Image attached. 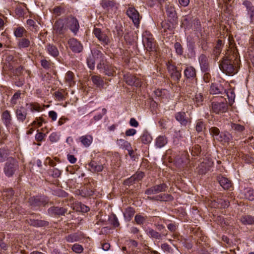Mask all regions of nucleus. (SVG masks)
Returning <instances> with one entry per match:
<instances>
[{
  "mask_svg": "<svg viewBox=\"0 0 254 254\" xmlns=\"http://www.w3.org/2000/svg\"><path fill=\"white\" fill-rule=\"evenodd\" d=\"M147 235L152 238L156 239H162L163 236H166L167 233L160 234L152 228H148L146 231Z\"/></svg>",
  "mask_w": 254,
  "mask_h": 254,
  "instance_id": "18",
  "label": "nucleus"
},
{
  "mask_svg": "<svg viewBox=\"0 0 254 254\" xmlns=\"http://www.w3.org/2000/svg\"><path fill=\"white\" fill-rule=\"evenodd\" d=\"M87 63L88 67L91 69H93L95 64V59H94L92 56H90L87 59Z\"/></svg>",
  "mask_w": 254,
  "mask_h": 254,
  "instance_id": "46",
  "label": "nucleus"
},
{
  "mask_svg": "<svg viewBox=\"0 0 254 254\" xmlns=\"http://www.w3.org/2000/svg\"><path fill=\"white\" fill-rule=\"evenodd\" d=\"M167 143L166 138L163 136H159L156 139V145L159 148L164 146Z\"/></svg>",
  "mask_w": 254,
  "mask_h": 254,
  "instance_id": "36",
  "label": "nucleus"
},
{
  "mask_svg": "<svg viewBox=\"0 0 254 254\" xmlns=\"http://www.w3.org/2000/svg\"><path fill=\"white\" fill-rule=\"evenodd\" d=\"M224 90L223 87L219 84L212 83L210 89V93L212 94H221Z\"/></svg>",
  "mask_w": 254,
  "mask_h": 254,
  "instance_id": "23",
  "label": "nucleus"
},
{
  "mask_svg": "<svg viewBox=\"0 0 254 254\" xmlns=\"http://www.w3.org/2000/svg\"><path fill=\"white\" fill-rule=\"evenodd\" d=\"M216 140L220 142H228L231 139V137L229 134L221 133L219 135L216 137Z\"/></svg>",
  "mask_w": 254,
  "mask_h": 254,
  "instance_id": "34",
  "label": "nucleus"
},
{
  "mask_svg": "<svg viewBox=\"0 0 254 254\" xmlns=\"http://www.w3.org/2000/svg\"><path fill=\"white\" fill-rule=\"evenodd\" d=\"M66 25L73 33H76L78 31L79 25L78 20L72 16L67 17Z\"/></svg>",
  "mask_w": 254,
  "mask_h": 254,
  "instance_id": "9",
  "label": "nucleus"
},
{
  "mask_svg": "<svg viewBox=\"0 0 254 254\" xmlns=\"http://www.w3.org/2000/svg\"><path fill=\"white\" fill-rule=\"evenodd\" d=\"M168 189V186L166 184L163 183L159 185H154L145 191V193L147 195H151L158 193L159 192H165Z\"/></svg>",
  "mask_w": 254,
  "mask_h": 254,
  "instance_id": "4",
  "label": "nucleus"
},
{
  "mask_svg": "<svg viewBox=\"0 0 254 254\" xmlns=\"http://www.w3.org/2000/svg\"><path fill=\"white\" fill-rule=\"evenodd\" d=\"M126 13L128 16L132 19L134 25L138 27L140 22L138 12L133 7H129Z\"/></svg>",
  "mask_w": 254,
  "mask_h": 254,
  "instance_id": "8",
  "label": "nucleus"
},
{
  "mask_svg": "<svg viewBox=\"0 0 254 254\" xmlns=\"http://www.w3.org/2000/svg\"><path fill=\"white\" fill-rule=\"evenodd\" d=\"M73 72L70 71H68L66 74L65 79L69 86H71L74 83L73 81Z\"/></svg>",
  "mask_w": 254,
  "mask_h": 254,
  "instance_id": "40",
  "label": "nucleus"
},
{
  "mask_svg": "<svg viewBox=\"0 0 254 254\" xmlns=\"http://www.w3.org/2000/svg\"><path fill=\"white\" fill-rule=\"evenodd\" d=\"M212 163L208 160H204L197 167L198 174L200 175L205 174L210 168Z\"/></svg>",
  "mask_w": 254,
  "mask_h": 254,
  "instance_id": "10",
  "label": "nucleus"
},
{
  "mask_svg": "<svg viewBox=\"0 0 254 254\" xmlns=\"http://www.w3.org/2000/svg\"><path fill=\"white\" fill-rule=\"evenodd\" d=\"M18 169V164L17 161L12 157H9L4 167L5 175L8 177H11Z\"/></svg>",
  "mask_w": 254,
  "mask_h": 254,
  "instance_id": "2",
  "label": "nucleus"
},
{
  "mask_svg": "<svg viewBox=\"0 0 254 254\" xmlns=\"http://www.w3.org/2000/svg\"><path fill=\"white\" fill-rule=\"evenodd\" d=\"M176 119L179 122L181 125L186 126L188 123V120L186 118V113L185 112H178L175 115Z\"/></svg>",
  "mask_w": 254,
  "mask_h": 254,
  "instance_id": "25",
  "label": "nucleus"
},
{
  "mask_svg": "<svg viewBox=\"0 0 254 254\" xmlns=\"http://www.w3.org/2000/svg\"><path fill=\"white\" fill-rule=\"evenodd\" d=\"M166 10L169 21L172 23H176L178 17L174 6L169 3L166 5Z\"/></svg>",
  "mask_w": 254,
  "mask_h": 254,
  "instance_id": "7",
  "label": "nucleus"
},
{
  "mask_svg": "<svg viewBox=\"0 0 254 254\" xmlns=\"http://www.w3.org/2000/svg\"><path fill=\"white\" fill-rule=\"evenodd\" d=\"M98 61L99 63L97 64V67L99 69H104L108 65L106 64V61L105 58L103 59V61L102 60H98Z\"/></svg>",
  "mask_w": 254,
  "mask_h": 254,
  "instance_id": "54",
  "label": "nucleus"
},
{
  "mask_svg": "<svg viewBox=\"0 0 254 254\" xmlns=\"http://www.w3.org/2000/svg\"><path fill=\"white\" fill-rule=\"evenodd\" d=\"M240 62L239 57L226 55L220 62L219 66L223 73L232 76L238 72Z\"/></svg>",
  "mask_w": 254,
  "mask_h": 254,
  "instance_id": "1",
  "label": "nucleus"
},
{
  "mask_svg": "<svg viewBox=\"0 0 254 254\" xmlns=\"http://www.w3.org/2000/svg\"><path fill=\"white\" fill-rule=\"evenodd\" d=\"M92 136L91 135H84L80 137V140L82 144L85 147H88L92 142Z\"/></svg>",
  "mask_w": 254,
  "mask_h": 254,
  "instance_id": "28",
  "label": "nucleus"
},
{
  "mask_svg": "<svg viewBox=\"0 0 254 254\" xmlns=\"http://www.w3.org/2000/svg\"><path fill=\"white\" fill-rule=\"evenodd\" d=\"M241 221L245 225H251L254 223V218L250 215H245L241 217Z\"/></svg>",
  "mask_w": 254,
  "mask_h": 254,
  "instance_id": "32",
  "label": "nucleus"
},
{
  "mask_svg": "<svg viewBox=\"0 0 254 254\" xmlns=\"http://www.w3.org/2000/svg\"><path fill=\"white\" fill-rule=\"evenodd\" d=\"M245 197L249 200H254V190L247 189L245 192Z\"/></svg>",
  "mask_w": 254,
  "mask_h": 254,
  "instance_id": "38",
  "label": "nucleus"
},
{
  "mask_svg": "<svg viewBox=\"0 0 254 254\" xmlns=\"http://www.w3.org/2000/svg\"><path fill=\"white\" fill-rule=\"evenodd\" d=\"M126 81L127 84L131 86H140V80L136 76L129 74L126 76Z\"/></svg>",
  "mask_w": 254,
  "mask_h": 254,
  "instance_id": "17",
  "label": "nucleus"
},
{
  "mask_svg": "<svg viewBox=\"0 0 254 254\" xmlns=\"http://www.w3.org/2000/svg\"><path fill=\"white\" fill-rule=\"evenodd\" d=\"M146 219V218L145 217L139 214L136 215L134 218L135 222L138 225L143 224L145 222Z\"/></svg>",
  "mask_w": 254,
  "mask_h": 254,
  "instance_id": "45",
  "label": "nucleus"
},
{
  "mask_svg": "<svg viewBox=\"0 0 254 254\" xmlns=\"http://www.w3.org/2000/svg\"><path fill=\"white\" fill-rule=\"evenodd\" d=\"M135 181H136L134 177L133 176H132L131 177L124 181V184L128 186L131 185Z\"/></svg>",
  "mask_w": 254,
  "mask_h": 254,
  "instance_id": "64",
  "label": "nucleus"
},
{
  "mask_svg": "<svg viewBox=\"0 0 254 254\" xmlns=\"http://www.w3.org/2000/svg\"><path fill=\"white\" fill-rule=\"evenodd\" d=\"M47 49L49 54L54 57H57L59 54V51L56 46L52 44H50L48 45Z\"/></svg>",
  "mask_w": 254,
  "mask_h": 254,
  "instance_id": "29",
  "label": "nucleus"
},
{
  "mask_svg": "<svg viewBox=\"0 0 254 254\" xmlns=\"http://www.w3.org/2000/svg\"><path fill=\"white\" fill-rule=\"evenodd\" d=\"M9 155V151L8 150L3 148H0V162H3L5 160L8 159V156Z\"/></svg>",
  "mask_w": 254,
  "mask_h": 254,
  "instance_id": "31",
  "label": "nucleus"
},
{
  "mask_svg": "<svg viewBox=\"0 0 254 254\" xmlns=\"http://www.w3.org/2000/svg\"><path fill=\"white\" fill-rule=\"evenodd\" d=\"M204 98L201 93H196L192 98V100L196 106H200L202 105Z\"/></svg>",
  "mask_w": 254,
  "mask_h": 254,
  "instance_id": "27",
  "label": "nucleus"
},
{
  "mask_svg": "<svg viewBox=\"0 0 254 254\" xmlns=\"http://www.w3.org/2000/svg\"><path fill=\"white\" fill-rule=\"evenodd\" d=\"M168 69L174 80L178 81L180 80L181 73L177 69V67L175 65L173 64L168 65Z\"/></svg>",
  "mask_w": 254,
  "mask_h": 254,
  "instance_id": "14",
  "label": "nucleus"
},
{
  "mask_svg": "<svg viewBox=\"0 0 254 254\" xmlns=\"http://www.w3.org/2000/svg\"><path fill=\"white\" fill-rule=\"evenodd\" d=\"M218 204L220 205V207L222 208L228 207L229 205V202L227 200L220 199L217 200Z\"/></svg>",
  "mask_w": 254,
  "mask_h": 254,
  "instance_id": "59",
  "label": "nucleus"
},
{
  "mask_svg": "<svg viewBox=\"0 0 254 254\" xmlns=\"http://www.w3.org/2000/svg\"><path fill=\"white\" fill-rule=\"evenodd\" d=\"M92 54V56L97 61L102 60V61H103V59L105 58L104 54L98 50H94Z\"/></svg>",
  "mask_w": 254,
  "mask_h": 254,
  "instance_id": "37",
  "label": "nucleus"
},
{
  "mask_svg": "<svg viewBox=\"0 0 254 254\" xmlns=\"http://www.w3.org/2000/svg\"><path fill=\"white\" fill-rule=\"evenodd\" d=\"M199 62L202 71L207 72L209 70V63L206 55L204 54L200 55L199 57Z\"/></svg>",
  "mask_w": 254,
  "mask_h": 254,
  "instance_id": "12",
  "label": "nucleus"
},
{
  "mask_svg": "<svg viewBox=\"0 0 254 254\" xmlns=\"http://www.w3.org/2000/svg\"><path fill=\"white\" fill-rule=\"evenodd\" d=\"M24 32H26L25 29L22 27H18L15 29L14 34L16 37L21 38L23 36Z\"/></svg>",
  "mask_w": 254,
  "mask_h": 254,
  "instance_id": "41",
  "label": "nucleus"
},
{
  "mask_svg": "<svg viewBox=\"0 0 254 254\" xmlns=\"http://www.w3.org/2000/svg\"><path fill=\"white\" fill-rule=\"evenodd\" d=\"M68 44L70 49L74 52L80 53L83 49L81 44L74 38L70 39Z\"/></svg>",
  "mask_w": 254,
  "mask_h": 254,
  "instance_id": "11",
  "label": "nucleus"
},
{
  "mask_svg": "<svg viewBox=\"0 0 254 254\" xmlns=\"http://www.w3.org/2000/svg\"><path fill=\"white\" fill-rule=\"evenodd\" d=\"M229 49L226 55H231L232 56L237 57H239V53L237 49L235 47L234 41L232 38H229Z\"/></svg>",
  "mask_w": 254,
  "mask_h": 254,
  "instance_id": "20",
  "label": "nucleus"
},
{
  "mask_svg": "<svg viewBox=\"0 0 254 254\" xmlns=\"http://www.w3.org/2000/svg\"><path fill=\"white\" fill-rule=\"evenodd\" d=\"M30 44V41L26 38L21 39L18 43V47L20 48H24L28 47Z\"/></svg>",
  "mask_w": 254,
  "mask_h": 254,
  "instance_id": "42",
  "label": "nucleus"
},
{
  "mask_svg": "<svg viewBox=\"0 0 254 254\" xmlns=\"http://www.w3.org/2000/svg\"><path fill=\"white\" fill-rule=\"evenodd\" d=\"M28 223L30 225H32L33 226H38V227H41L43 226L45 224V221H42L41 220H32L30 219L29 220H28Z\"/></svg>",
  "mask_w": 254,
  "mask_h": 254,
  "instance_id": "39",
  "label": "nucleus"
},
{
  "mask_svg": "<svg viewBox=\"0 0 254 254\" xmlns=\"http://www.w3.org/2000/svg\"><path fill=\"white\" fill-rule=\"evenodd\" d=\"M2 119L6 127L11 124V118L9 111L6 110L2 113Z\"/></svg>",
  "mask_w": 254,
  "mask_h": 254,
  "instance_id": "30",
  "label": "nucleus"
},
{
  "mask_svg": "<svg viewBox=\"0 0 254 254\" xmlns=\"http://www.w3.org/2000/svg\"><path fill=\"white\" fill-rule=\"evenodd\" d=\"M217 180L220 186L225 190H228L232 186L231 181L221 175L217 177Z\"/></svg>",
  "mask_w": 254,
  "mask_h": 254,
  "instance_id": "15",
  "label": "nucleus"
},
{
  "mask_svg": "<svg viewBox=\"0 0 254 254\" xmlns=\"http://www.w3.org/2000/svg\"><path fill=\"white\" fill-rule=\"evenodd\" d=\"M72 250L73 252L80 254L83 252V248L81 245L75 244L72 246Z\"/></svg>",
  "mask_w": 254,
  "mask_h": 254,
  "instance_id": "55",
  "label": "nucleus"
},
{
  "mask_svg": "<svg viewBox=\"0 0 254 254\" xmlns=\"http://www.w3.org/2000/svg\"><path fill=\"white\" fill-rule=\"evenodd\" d=\"M89 166L90 167V171L94 173L101 172L104 168L103 165L99 164L93 160L89 163Z\"/></svg>",
  "mask_w": 254,
  "mask_h": 254,
  "instance_id": "22",
  "label": "nucleus"
},
{
  "mask_svg": "<svg viewBox=\"0 0 254 254\" xmlns=\"http://www.w3.org/2000/svg\"><path fill=\"white\" fill-rule=\"evenodd\" d=\"M67 209L64 207L53 206L48 209V213L53 216H63L67 212Z\"/></svg>",
  "mask_w": 254,
  "mask_h": 254,
  "instance_id": "13",
  "label": "nucleus"
},
{
  "mask_svg": "<svg viewBox=\"0 0 254 254\" xmlns=\"http://www.w3.org/2000/svg\"><path fill=\"white\" fill-rule=\"evenodd\" d=\"M142 41L144 47L147 51L154 52L156 51L155 41L151 34L144 35Z\"/></svg>",
  "mask_w": 254,
  "mask_h": 254,
  "instance_id": "3",
  "label": "nucleus"
},
{
  "mask_svg": "<svg viewBox=\"0 0 254 254\" xmlns=\"http://www.w3.org/2000/svg\"><path fill=\"white\" fill-rule=\"evenodd\" d=\"M64 25V23L62 20L56 21L54 25V30L55 34L58 35L63 34L65 30Z\"/></svg>",
  "mask_w": 254,
  "mask_h": 254,
  "instance_id": "16",
  "label": "nucleus"
},
{
  "mask_svg": "<svg viewBox=\"0 0 254 254\" xmlns=\"http://www.w3.org/2000/svg\"><path fill=\"white\" fill-rule=\"evenodd\" d=\"M61 174V171L59 170V169H57V168H54L53 170H52V173H51V175L54 177V178H58L60 176Z\"/></svg>",
  "mask_w": 254,
  "mask_h": 254,
  "instance_id": "63",
  "label": "nucleus"
},
{
  "mask_svg": "<svg viewBox=\"0 0 254 254\" xmlns=\"http://www.w3.org/2000/svg\"><path fill=\"white\" fill-rule=\"evenodd\" d=\"M151 137L147 133H144L141 136V142L144 144H147L151 141Z\"/></svg>",
  "mask_w": 254,
  "mask_h": 254,
  "instance_id": "49",
  "label": "nucleus"
},
{
  "mask_svg": "<svg viewBox=\"0 0 254 254\" xmlns=\"http://www.w3.org/2000/svg\"><path fill=\"white\" fill-rule=\"evenodd\" d=\"M184 74L187 78H193L196 76V70L192 66H187L184 70Z\"/></svg>",
  "mask_w": 254,
  "mask_h": 254,
  "instance_id": "24",
  "label": "nucleus"
},
{
  "mask_svg": "<svg viewBox=\"0 0 254 254\" xmlns=\"http://www.w3.org/2000/svg\"><path fill=\"white\" fill-rule=\"evenodd\" d=\"M201 152V147L199 145H195L192 148L191 155L192 156H198Z\"/></svg>",
  "mask_w": 254,
  "mask_h": 254,
  "instance_id": "47",
  "label": "nucleus"
},
{
  "mask_svg": "<svg viewBox=\"0 0 254 254\" xmlns=\"http://www.w3.org/2000/svg\"><path fill=\"white\" fill-rule=\"evenodd\" d=\"M174 48L175 49L176 53L180 55H182L183 53V49L181 45V44L179 42H176L175 43Z\"/></svg>",
  "mask_w": 254,
  "mask_h": 254,
  "instance_id": "53",
  "label": "nucleus"
},
{
  "mask_svg": "<svg viewBox=\"0 0 254 254\" xmlns=\"http://www.w3.org/2000/svg\"><path fill=\"white\" fill-rule=\"evenodd\" d=\"M91 79L94 85L97 87L102 86L103 84V80L99 75H93L91 77Z\"/></svg>",
  "mask_w": 254,
  "mask_h": 254,
  "instance_id": "33",
  "label": "nucleus"
},
{
  "mask_svg": "<svg viewBox=\"0 0 254 254\" xmlns=\"http://www.w3.org/2000/svg\"><path fill=\"white\" fill-rule=\"evenodd\" d=\"M210 132L213 134L214 137L216 139V137L219 135L220 131L218 128L216 127H212L210 129Z\"/></svg>",
  "mask_w": 254,
  "mask_h": 254,
  "instance_id": "61",
  "label": "nucleus"
},
{
  "mask_svg": "<svg viewBox=\"0 0 254 254\" xmlns=\"http://www.w3.org/2000/svg\"><path fill=\"white\" fill-rule=\"evenodd\" d=\"M95 37L101 42L103 45H108L110 42L108 36L100 29L95 28L93 31Z\"/></svg>",
  "mask_w": 254,
  "mask_h": 254,
  "instance_id": "6",
  "label": "nucleus"
},
{
  "mask_svg": "<svg viewBox=\"0 0 254 254\" xmlns=\"http://www.w3.org/2000/svg\"><path fill=\"white\" fill-rule=\"evenodd\" d=\"M243 4L246 6L248 12L254 10V6L252 5V3L250 1L248 0H245L243 2Z\"/></svg>",
  "mask_w": 254,
  "mask_h": 254,
  "instance_id": "60",
  "label": "nucleus"
},
{
  "mask_svg": "<svg viewBox=\"0 0 254 254\" xmlns=\"http://www.w3.org/2000/svg\"><path fill=\"white\" fill-rule=\"evenodd\" d=\"M205 128V125L203 122L201 121H198L196 123L195 129L198 132H200L203 131V130Z\"/></svg>",
  "mask_w": 254,
  "mask_h": 254,
  "instance_id": "51",
  "label": "nucleus"
},
{
  "mask_svg": "<svg viewBox=\"0 0 254 254\" xmlns=\"http://www.w3.org/2000/svg\"><path fill=\"white\" fill-rule=\"evenodd\" d=\"M211 110L216 114L225 113L228 110L226 103L213 102L211 104Z\"/></svg>",
  "mask_w": 254,
  "mask_h": 254,
  "instance_id": "5",
  "label": "nucleus"
},
{
  "mask_svg": "<svg viewBox=\"0 0 254 254\" xmlns=\"http://www.w3.org/2000/svg\"><path fill=\"white\" fill-rule=\"evenodd\" d=\"M27 112L25 109L21 107L16 110V115L19 121L23 122L26 118Z\"/></svg>",
  "mask_w": 254,
  "mask_h": 254,
  "instance_id": "21",
  "label": "nucleus"
},
{
  "mask_svg": "<svg viewBox=\"0 0 254 254\" xmlns=\"http://www.w3.org/2000/svg\"><path fill=\"white\" fill-rule=\"evenodd\" d=\"M227 95L229 100V103L230 105H232L234 102L235 94L233 91L230 90L227 92Z\"/></svg>",
  "mask_w": 254,
  "mask_h": 254,
  "instance_id": "48",
  "label": "nucleus"
},
{
  "mask_svg": "<svg viewBox=\"0 0 254 254\" xmlns=\"http://www.w3.org/2000/svg\"><path fill=\"white\" fill-rule=\"evenodd\" d=\"M224 45V43L222 42L221 40H218L216 45L214 47L213 50V54L215 56L217 59L220 53H221L222 47Z\"/></svg>",
  "mask_w": 254,
  "mask_h": 254,
  "instance_id": "26",
  "label": "nucleus"
},
{
  "mask_svg": "<svg viewBox=\"0 0 254 254\" xmlns=\"http://www.w3.org/2000/svg\"><path fill=\"white\" fill-rule=\"evenodd\" d=\"M44 122V119L40 117L39 118H36V121H34L32 123V125L33 126H37V127H40L42 125V123Z\"/></svg>",
  "mask_w": 254,
  "mask_h": 254,
  "instance_id": "58",
  "label": "nucleus"
},
{
  "mask_svg": "<svg viewBox=\"0 0 254 254\" xmlns=\"http://www.w3.org/2000/svg\"><path fill=\"white\" fill-rule=\"evenodd\" d=\"M101 4L102 6L105 8L108 7H112L114 6V3L112 1L109 0H103L102 1Z\"/></svg>",
  "mask_w": 254,
  "mask_h": 254,
  "instance_id": "57",
  "label": "nucleus"
},
{
  "mask_svg": "<svg viewBox=\"0 0 254 254\" xmlns=\"http://www.w3.org/2000/svg\"><path fill=\"white\" fill-rule=\"evenodd\" d=\"M30 204L33 207L40 206L46 203V200L38 197H32L29 199Z\"/></svg>",
  "mask_w": 254,
  "mask_h": 254,
  "instance_id": "19",
  "label": "nucleus"
},
{
  "mask_svg": "<svg viewBox=\"0 0 254 254\" xmlns=\"http://www.w3.org/2000/svg\"><path fill=\"white\" fill-rule=\"evenodd\" d=\"M132 176L134 177L136 181H139L143 178L144 173L142 172H138Z\"/></svg>",
  "mask_w": 254,
  "mask_h": 254,
  "instance_id": "62",
  "label": "nucleus"
},
{
  "mask_svg": "<svg viewBox=\"0 0 254 254\" xmlns=\"http://www.w3.org/2000/svg\"><path fill=\"white\" fill-rule=\"evenodd\" d=\"M157 199L161 201H167L172 200L173 199V196L169 194H160L157 195Z\"/></svg>",
  "mask_w": 254,
  "mask_h": 254,
  "instance_id": "35",
  "label": "nucleus"
},
{
  "mask_svg": "<svg viewBox=\"0 0 254 254\" xmlns=\"http://www.w3.org/2000/svg\"><path fill=\"white\" fill-rule=\"evenodd\" d=\"M106 75L113 76L115 73V68L111 65H107L104 69Z\"/></svg>",
  "mask_w": 254,
  "mask_h": 254,
  "instance_id": "43",
  "label": "nucleus"
},
{
  "mask_svg": "<svg viewBox=\"0 0 254 254\" xmlns=\"http://www.w3.org/2000/svg\"><path fill=\"white\" fill-rule=\"evenodd\" d=\"M41 64L42 66L46 69L50 68L52 65V63L50 61H47L44 59L41 61Z\"/></svg>",
  "mask_w": 254,
  "mask_h": 254,
  "instance_id": "52",
  "label": "nucleus"
},
{
  "mask_svg": "<svg viewBox=\"0 0 254 254\" xmlns=\"http://www.w3.org/2000/svg\"><path fill=\"white\" fill-rule=\"evenodd\" d=\"M134 214V211L133 209L131 207H129L126 209L125 216L126 217H128V219H130L133 216Z\"/></svg>",
  "mask_w": 254,
  "mask_h": 254,
  "instance_id": "56",
  "label": "nucleus"
},
{
  "mask_svg": "<svg viewBox=\"0 0 254 254\" xmlns=\"http://www.w3.org/2000/svg\"><path fill=\"white\" fill-rule=\"evenodd\" d=\"M231 127L233 129L238 132H242L245 129L244 126L240 124H237L235 123H232Z\"/></svg>",
  "mask_w": 254,
  "mask_h": 254,
  "instance_id": "50",
  "label": "nucleus"
},
{
  "mask_svg": "<svg viewBox=\"0 0 254 254\" xmlns=\"http://www.w3.org/2000/svg\"><path fill=\"white\" fill-rule=\"evenodd\" d=\"M161 26L163 30L162 32H166L167 30H171L172 29L173 26L170 23H168L166 21H163L161 23Z\"/></svg>",
  "mask_w": 254,
  "mask_h": 254,
  "instance_id": "44",
  "label": "nucleus"
}]
</instances>
